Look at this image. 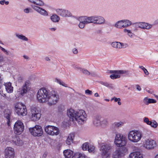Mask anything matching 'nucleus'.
<instances>
[{
    "mask_svg": "<svg viewBox=\"0 0 158 158\" xmlns=\"http://www.w3.org/2000/svg\"><path fill=\"white\" fill-rule=\"evenodd\" d=\"M37 99L40 103L47 102L50 106L54 105L59 101V96L58 93L54 91H50L47 88H42L37 93Z\"/></svg>",
    "mask_w": 158,
    "mask_h": 158,
    "instance_id": "1",
    "label": "nucleus"
},
{
    "mask_svg": "<svg viewBox=\"0 0 158 158\" xmlns=\"http://www.w3.org/2000/svg\"><path fill=\"white\" fill-rule=\"evenodd\" d=\"M67 114L70 121H76L80 124H83L87 119V115L83 110L76 111L73 109H70L67 110Z\"/></svg>",
    "mask_w": 158,
    "mask_h": 158,
    "instance_id": "2",
    "label": "nucleus"
},
{
    "mask_svg": "<svg viewBox=\"0 0 158 158\" xmlns=\"http://www.w3.org/2000/svg\"><path fill=\"white\" fill-rule=\"evenodd\" d=\"M142 137V132L138 130H132L128 133L127 138L131 142L135 143L139 142Z\"/></svg>",
    "mask_w": 158,
    "mask_h": 158,
    "instance_id": "3",
    "label": "nucleus"
},
{
    "mask_svg": "<svg viewBox=\"0 0 158 158\" xmlns=\"http://www.w3.org/2000/svg\"><path fill=\"white\" fill-rule=\"evenodd\" d=\"M100 148L102 158H109L110 153L108 151L112 149V146L110 144L106 143H102L100 144Z\"/></svg>",
    "mask_w": 158,
    "mask_h": 158,
    "instance_id": "4",
    "label": "nucleus"
},
{
    "mask_svg": "<svg viewBox=\"0 0 158 158\" xmlns=\"http://www.w3.org/2000/svg\"><path fill=\"white\" fill-rule=\"evenodd\" d=\"M34 5H31V7L35 10L41 15L44 16L48 15V12L44 9L38 6H43L44 5V2L40 0H36L35 1Z\"/></svg>",
    "mask_w": 158,
    "mask_h": 158,
    "instance_id": "5",
    "label": "nucleus"
},
{
    "mask_svg": "<svg viewBox=\"0 0 158 158\" xmlns=\"http://www.w3.org/2000/svg\"><path fill=\"white\" fill-rule=\"evenodd\" d=\"M114 143L118 147H122L125 146L126 143V138L123 135L118 132H115Z\"/></svg>",
    "mask_w": 158,
    "mask_h": 158,
    "instance_id": "6",
    "label": "nucleus"
},
{
    "mask_svg": "<svg viewBox=\"0 0 158 158\" xmlns=\"http://www.w3.org/2000/svg\"><path fill=\"white\" fill-rule=\"evenodd\" d=\"M15 111L17 114L19 116H25L27 114V110L25 105L21 103H17L15 106Z\"/></svg>",
    "mask_w": 158,
    "mask_h": 158,
    "instance_id": "7",
    "label": "nucleus"
},
{
    "mask_svg": "<svg viewBox=\"0 0 158 158\" xmlns=\"http://www.w3.org/2000/svg\"><path fill=\"white\" fill-rule=\"evenodd\" d=\"M143 146L147 149L152 150L156 148L157 145L155 141L151 139H147L143 141Z\"/></svg>",
    "mask_w": 158,
    "mask_h": 158,
    "instance_id": "8",
    "label": "nucleus"
},
{
    "mask_svg": "<svg viewBox=\"0 0 158 158\" xmlns=\"http://www.w3.org/2000/svg\"><path fill=\"white\" fill-rule=\"evenodd\" d=\"M44 131L48 135L52 136L57 135L60 133V130L57 127L51 125L46 126Z\"/></svg>",
    "mask_w": 158,
    "mask_h": 158,
    "instance_id": "9",
    "label": "nucleus"
},
{
    "mask_svg": "<svg viewBox=\"0 0 158 158\" xmlns=\"http://www.w3.org/2000/svg\"><path fill=\"white\" fill-rule=\"evenodd\" d=\"M24 126L22 122L17 120L15 123L14 127V131L15 134L17 135L21 134L23 131Z\"/></svg>",
    "mask_w": 158,
    "mask_h": 158,
    "instance_id": "10",
    "label": "nucleus"
},
{
    "mask_svg": "<svg viewBox=\"0 0 158 158\" xmlns=\"http://www.w3.org/2000/svg\"><path fill=\"white\" fill-rule=\"evenodd\" d=\"M29 115L31 120L35 121L40 119L41 116V114L40 111L37 108H32L29 113Z\"/></svg>",
    "mask_w": 158,
    "mask_h": 158,
    "instance_id": "11",
    "label": "nucleus"
},
{
    "mask_svg": "<svg viewBox=\"0 0 158 158\" xmlns=\"http://www.w3.org/2000/svg\"><path fill=\"white\" fill-rule=\"evenodd\" d=\"M29 131L31 134L34 136H41L43 133L42 127L38 125L34 127L29 128Z\"/></svg>",
    "mask_w": 158,
    "mask_h": 158,
    "instance_id": "12",
    "label": "nucleus"
},
{
    "mask_svg": "<svg viewBox=\"0 0 158 158\" xmlns=\"http://www.w3.org/2000/svg\"><path fill=\"white\" fill-rule=\"evenodd\" d=\"M127 149L123 148L120 149L116 150L112 154L113 158H121L122 156L125 155L127 152Z\"/></svg>",
    "mask_w": 158,
    "mask_h": 158,
    "instance_id": "13",
    "label": "nucleus"
},
{
    "mask_svg": "<svg viewBox=\"0 0 158 158\" xmlns=\"http://www.w3.org/2000/svg\"><path fill=\"white\" fill-rule=\"evenodd\" d=\"M110 73H113L110 76V78L112 79L119 78L120 77V74H128V71L123 70H111Z\"/></svg>",
    "mask_w": 158,
    "mask_h": 158,
    "instance_id": "14",
    "label": "nucleus"
},
{
    "mask_svg": "<svg viewBox=\"0 0 158 158\" xmlns=\"http://www.w3.org/2000/svg\"><path fill=\"white\" fill-rule=\"evenodd\" d=\"M56 12L59 15L64 17H67L72 16V14L69 10L62 9H57L56 10Z\"/></svg>",
    "mask_w": 158,
    "mask_h": 158,
    "instance_id": "15",
    "label": "nucleus"
},
{
    "mask_svg": "<svg viewBox=\"0 0 158 158\" xmlns=\"http://www.w3.org/2000/svg\"><path fill=\"white\" fill-rule=\"evenodd\" d=\"M15 155L14 149L13 148L7 147L5 150V158H14Z\"/></svg>",
    "mask_w": 158,
    "mask_h": 158,
    "instance_id": "16",
    "label": "nucleus"
},
{
    "mask_svg": "<svg viewBox=\"0 0 158 158\" xmlns=\"http://www.w3.org/2000/svg\"><path fill=\"white\" fill-rule=\"evenodd\" d=\"M10 141L14 145L18 146H22L23 143L19 137L15 135L12 137Z\"/></svg>",
    "mask_w": 158,
    "mask_h": 158,
    "instance_id": "17",
    "label": "nucleus"
},
{
    "mask_svg": "<svg viewBox=\"0 0 158 158\" xmlns=\"http://www.w3.org/2000/svg\"><path fill=\"white\" fill-rule=\"evenodd\" d=\"M29 81H26L24 84L23 85L21 89H20V91L19 92H20V94L21 95H24L29 90Z\"/></svg>",
    "mask_w": 158,
    "mask_h": 158,
    "instance_id": "18",
    "label": "nucleus"
},
{
    "mask_svg": "<svg viewBox=\"0 0 158 158\" xmlns=\"http://www.w3.org/2000/svg\"><path fill=\"white\" fill-rule=\"evenodd\" d=\"M136 25L139 27L143 29L148 30L152 27V25L145 22H139L136 23Z\"/></svg>",
    "mask_w": 158,
    "mask_h": 158,
    "instance_id": "19",
    "label": "nucleus"
},
{
    "mask_svg": "<svg viewBox=\"0 0 158 158\" xmlns=\"http://www.w3.org/2000/svg\"><path fill=\"white\" fill-rule=\"evenodd\" d=\"M82 148L84 150H88L89 152H93L95 149V147L93 145H89L88 143H85L83 144Z\"/></svg>",
    "mask_w": 158,
    "mask_h": 158,
    "instance_id": "20",
    "label": "nucleus"
},
{
    "mask_svg": "<svg viewBox=\"0 0 158 158\" xmlns=\"http://www.w3.org/2000/svg\"><path fill=\"white\" fill-rule=\"evenodd\" d=\"M63 153L66 158H73L74 156L73 152L70 149L64 150Z\"/></svg>",
    "mask_w": 158,
    "mask_h": 158,
    "instance_id": "21",
    "label": "nucleus"
},
{
    "mask_svg": "<svg viewBox=\"0 0 158 158\" xmlns=\"http://www.w3.org/2000/svg\"><path fill=\"white\" fill-rule=\"evenodd\" d=\"M74 137L75 135L73 133L69 134L67 136L65 141L66 144L68 145H71L73 142Z\"/></svg>",
    "mask_w": 158,
    "mask_h": 158,
    "instance_id": "22",
    "label": "nucleus"
},
{
    "mask_svg": "<svg viewBox=\"0 0 158 158\" xmlns=\"http://www.w3.org/2000/svg\"><path fill=\"white\" fill-rule=\"evenodd\" d=\"M129 158H143L142 154L138 152H131L129 155Z\"/></svg>",
    "mask_w": 158,
    "mask_h": 158,
    "instance_id": "23",
    "label": "nucleus"
},
{
    "mask_svg": "<svg viewBox=\"0 0 158 158\" xmlns=\"http://www.w3.org/2000/svg\"><path fill=\"white\" fill-rule=\"evenodd\" d=\"M10 111L9 110H5V117L6 118L7 121V124L8 126L10 125Z\"/></svg>",
    "mask_w": 158,
    "mask_h": 158,
    "instance_id": "24",
    "label": "nucleus"
},
{
    "mask_svg": "<svg viewBox=\"0 0 158 158\" xmlns=\"http://www.w3.org/2000/svg\"><path fill=\"white\" fill-rule=\"evenodd\" d=\"M4 85L7 92L8 93H11L13 92V88L12 86L11 83L10 82H6L5 84Z\"/></svg>",
    "mask_w": 158,
    "mask_h": 158,
    "instance_id": "25",
    "label": "nucleus"
},
{
    "mask_svg": "<svg viewBox=\"0 0 158 158\" xmlns=\"http://www.w3.org/2000/svg\"><path fill=\"white\" fill-rule=\"evenodd\" d=\"M123 124L124 123L123 122H115L112 123V127L113 128H118L122 126Z\"/></svg>",
    "mask_w": 158,
    "mask_h": 158,
    "instance_id": "26",
    "label": "nucleus"
},
{
    "mask_svg": "<svg viewBox=\"0 0 158 158\" xmlns=\"http://www.w3.org/2000/svg\"><path fill=\"white\" fill-rule=\"evenodd\" d=\"M115 27L118 28H121L122 27L124 28L126 27V25L124 24L123 20L117 22L115 24Z\"/></svg>",
    "mask_w": 158,
    "mask_h": 158,
    "instance_id": "27",
    "label": "nucleus"
},
{
    "mask_svg": "<svg viewBox=\"0 0 158 158\" xmlns=\"http://www.w3.org/2000/svg\"><path fill=\"white\" fill-rule=\"evenodd\" d=\"M105 19L104 18L101 16H96V24H102L105 23Z\"/></svg>",
    "mask_w": 158,
    "mask_h": 158,
    "instance_id": "28",
    "label": "nucleus"
},
{
    "mask_svg": "<svg viewBox=\"0 0 158 158\" xmlns=\"http://www.w3.org/2000/svg\"><path fill=\"white\" fill-rule=\"evenodd\" d=\"M93 123L96 126H98L101 125L99 117H95L93 118Z\"/></svg>",
    "mask_w": 158,
    "mask_h": 158,
    "instance_id": "29",
    "label": "nucleus"
},
{
    "mask_svg": "<svg viewBox=\"0 0 158 158\" xmlns=\"http://www.w3.org/2000/svg\"><path fill=\"white\" fill-rule=\"evenodd\" d=\"M51 19L53 22L56 23L59 21L60 18L57 15L54 14L51 17Z\"/></svg>",
    "mask_w": 158,
    "mask_h": 158,
    "instance_id": "30",
    "label": "nucleus"
},
{
    "mask_svg": "<svg viewBox=\"0 0 158 158\" xmlns=\"http://www.w3.org/2000/svg\"><path fill=\"white\" fill-rule=\"evenodd\" d=\"M111 44V46L113 48L119 49L121 48L120 42H112Z\"/></svg>",
    "mask_w": 158,
    "mask_h": 158,
    "instance_id": "31",
    "label": "nucleus"
},
{
    "mask_svg": "<svg viewBox=\"0 0 158 158\" xmlns=\"http://www.w3.org/2000/svg\"><path fill=\"white\" fill-rule=\"evenodd\" d=\"M83 19L82 17H80L79 18V20L80 21V23L79 24V27L81 28H83L85 26V25L86 24L85 22H84V21L83 20Z\"/></svg>",
    "mask_w": 158,
    "mask_h": 158,
    "instance_id": "32",
    "label": "nucleus"
},
{
    "mask_svg": "<svg viewBox=\"0 0 158 158\" xmlns=\"http://www.w3.org/2000/svg\"><path fill=\"white\" fill-rule=\"evenodd\" d=\"M110 100L111 101L114 100L115 102H117L118 105L119 106H120L122 104L121 102V99L120 98H117L115 97H114L111 98Z\"/></svg>",
    "mask_w": 158,
    "mask_h": 158,
    "instance_id": "33",
    "label": "nucleus"
},
{
    "mask_svg": "<svg viewBox=\"0 0 158 158\" xmlns=\"http://www.w3.org/2000/svg\"><path fill=\"white\" fill-rule=\"evenodd\" d=\"M82 17L83 19L82 20L84 21V22H85L86 24L91 23L90 17L82 16Z\"/></svg>",
    "mask_w": 158,
    "mask_h": 158,
    "instance_id": "34",
    "label": "nucleus"
},
{
    "mask_svg": "<svg viewBox=\"0 0 158 158\" xmlns=\"http://www.w3.org/2000/svg\"><path fill=\"white\" fill-rule=\"evenodd\" d=\"M55 81V82H57L60 85H61L63 86L66 87H68L67 85L65 84L60 79L56 78Z\"/></svg>",
    "mask_w": 158,
    "mask_h": 158,
    "instance_id": "35",
    "label": "nucleus"
},
{
    "mask_svg": "<svg viewBox=\"0 0 158 158\" xmlns=\"http://www.w3.org/2000/svg\"><path fill=\"white\" fill-rule=\"evenodd\" d=\"M86 156L83 153H77L75 155V158H86Z\"/></svg>",
    "mask_w": 158,
    "mask_h": 158,
    "instance_id": "36",
    "label": "nucleus"
},
{
    "mask_svg": "<svg viewBox=\"0 0 158 158\" xmlns=\"http://www.w3.org/2000/svg\"><path fill=\"white\" fill-rule=\"evenodd\" d=\"M71 65L72 67H73L77 71H80L81 68L79 67L76 64L72 63L71 64Z\"/></svg>",
    "mask_w": 158,
    "mask_h": 158,
    "instance_id": "37",
    "label": "nucleus"
},
{
    "mask_svg": "<svg viewBox=\"0 0 158 158\" xmlns=\"http://www.w3.org/2000/svg\"><path fill=\"white\" fill-rule=\"evenodd\" d=\"M101 125L106 126L108 124V121L107 118H104L100 121Z\"/></svg>",
    "mask_w": 158,
    "mask_h": 158,
    "instance_id": "38",
    "label": "nucleus"
},
{
    "mask_svg": "<svg viewBox=\"0 0 158 158\" xmlns=\"http://www.w3.org/2000/svg\"><path fill=\"white\" fill-rule=\"evenodd\" d=\"M150 133V131L149 130L147 129H144L143 130V135H144L145 136H147L149 135Z\"/></svg>",
    "mask_w": 158,
    "mask_h": 158,
    "instance_id": "39",
    "label": "nucleus"
},
{
    "mask_svg": "<svg viewBox=\"0 0 158 158\" xmlns=\"http://www.w3.org/2000/svg\"><path fill=\"white\" fill-rule=\"evenodd\" d=\"M80 71L81 72L87 75H89L90 74V73L86 69L81 68Z\"/></svg>",
    "mask_w": 158,
    "mask_h": 158,
    "instance_id": "40",
    "label": "nucleus"
},
{
    "mask_svg": "<svg viewBox=\"0 0 158 158\" xmlns=\"http://www.w3.org/2000/svg\"><path fill=\"white\" fill-rule=\"evenodd\" d=\"M123 20V23H124V24L126 25V27L131 25V23L130 21L127 20Z\"/></svg>",
    "mask_w": 158,
    "mask_h": 158,
    "instance_id": "41",
    "label": "nucleus"
},
{
    "mask_svg": "<svg viewBox=\"0 0 158 158\" xmlns=\"http://www.w3.org/2000/svg\"><path fill=\"white\" fill-rule=\"evenodd\" d=\"M16 36L18 38V39H20L21 40H28L27 37L23 35L16 34Z\"/></svg>",
    "mask_w": 158,
    "mask_h": 158,
    "instance_id": "42",
    "label": "nucleus"
},
{
    "mask_svg": "<svg viewBox=\"0 0 158 158\" xmlns=\"http://www.w3.org/2000/svg\"><path fill=\"white\" fill-rule=\"evenodd\" d=\"M149 125H150L152 127L156 128L157 127L158 125L156 121H153V122L151 121V123L149 124Z\"/></svg>",
    "mask_w": 158,
    "mask_h": 158,
    "instance_id": "43",
    "label": "nucleus"
},
{
    "mask_svg": "<svg viewBox=\"0 0 158 158\" xmlns=\"http://www.w3.org/2000/svg\"><path fill=\"white\" fill-rule=\"evenodd\" d=\"M143 121L144 123H146L148 125H149L151 123V121H149L148 118L147 117L144 118L143 119Z\"/></svg>",
    "mask_w": 158,
    "mask_h": 158,
    "instance_id": "44",
    "label": "nucleus"
},
{
    "mask_svg": "<svg viewBox=\"0 0 158 158\" xmlns=\"http://www.w3.org/2000/svg\"><path fill=\"white\" fill-rule=\"evenodd\" d=\"M139 68L143 70L146 75H148L149 73L147 70L143 66H139Z\"/></svg>",
    "mask_w": 158,
    "mask_h": 158,
    "instance_id": "45",
    "label": "nucleus"
},
{
    "mask_svg": "<svg viewBox=\"0 0 158 158\" xmlns=\"http://www.w3.org/2000/svg\"><path fill=\"white\" fill-rule=\"evenodd\" d=\"M91 23H93L94 24H96V16H91Z\"/></svg>",
    "mask_w": 158,
    "mask_h": 158,
    "instance_id": "46",
    "label": "nucleus"
},
{
    "mask_svg": "<svg viewBox=\"0 0 158 158\" xmlns=\"http://www.w3.org/2000/svg\"><path fill=\"white\" fill-rule=\"evenodd\" d=\"M124 31L125 32H127L128 35L131 37L132 35V34L130 30L125 29H124Z\"/></svg>",
    "mask_w": 158,
    "mask_h": 158,
    "instance_id": "47",
    "label": "nucleus"
},
{
    "mask_svg": "<svg viewBox=\"0 0 158 158\" xmlns=\"http://www.w3.org/2000/svg\"><path fill=\"white\" fill-rule=\"evenodd\" d=\"M0 48L2 51L6 54V55H9V52L7 50H6L5 48L2 47L1 46H0Z\"/></svg>",
    "mask_w": 158,
    "mask_h": 158,
    "instance_id": "48",
    "label": "nucleus"
},
{
    "mask_svg": "<svg viewBox=\"0 0 158 158\" xmlns=\"http://www.w3.org/2000/svg\"><path fill=\"white\" fill-rule=\"evenodd\" d=\"M107 87L112 89H114V85L113 84H112L108 83Z\"/></svg>",
    "mask_w": 158,
    "mask_h": 158,
    "instance_id": "49",
    "label": "nucleus"
},
{
    "mask_svg": "<svg viewBox=\"0 0 158 158\" xmlns=\"http://www.w3.org/2000/svg\"><path fill=\"white\" fill-rule=\"evenodd\" d=\"M5 3L6 5H7L9 3L8 1H6L5 0H1L0 1V4L2 5H3Z\"/></svg>",
    "mask_w": 158,
    "mask_h": 158,
    "instance_id": "50",
    "label": "nucleus"
},
{
    "mask_svg": "<svg viewBox=\"0 0 158 158\" xmlns=\"http://www.w3.org/2000/svg\"><path fill=\"white\" fill-rule=\"evenodd\" d=\"M85 93L86 94L89 95H92L93 93L92 91L89 89H87L85 90Z\"/></svg>",
    "mask_w": 158,
    "mask_h": 158,
    "instance_id": "51",
    "label": "nucleus"
},
{
    "mask_svg": "<svg viewBox=\"0 0 158 158\" xmlns=\"http://www.w3.org/2000/svg\"><path fill=\"white\" fill-rule=\"evenodd\" d=\"M148 101L149 102V104L152 103H153L156 102V101L153 99H149Z\"/></svg>",
    "mask_w": 158,
    "mask_h": 158,
    "instance_id": "52",
    "label": "nucleus"
},
{
    "mask_svg": "<svg viewBox=\"0 0 158 158\" xmlns=\"http://www.w3.org/2000/svg\"><path fill=\"white\" fill-rule=\"evenodd\" d=\"M120 44L121 46V48L122 47L123 48H126L127 47H128V45L126 43H120Z\"/></svg>",
    "mask_w": 158,
    "mask_h": 158,
    "instance_id": "53",
    "label": "nucleus"
},
{
    "mask_svg": "<svg viewBox=\"0 0 158 158\" xmlns=\"http://www.w3.org/2000/svg\"><path fill=\"white\" fill-rule=\"evenodd\" d=\"M148 100L149 99H148L147 98H145L143 99V102L145 104L148 105L149 104Z\"/></svg>",
    "mask_w": 158,
    "mask_h": 158,
    "instance_id": "54",
    "label": "nucleus"
},
{
    "mask_svg": "<svg viewBox=\"0 0 158 158\" xmlns=\"http://www.w3.org/2000/svg\"><path fill=\"white\" fill-rule=\"evenodd\" d=\"M4 57L2 54H0V63L4 61Z\"/></svg>",
    "mask_w": 158,
    "mask_h": 158,
    "instance_id": "55",
    "label": "nucleus"
},
{
    "mask_svg": "<svg viewBox=\"0 0 158 158\" xmlns=\"http://www.w3.org/2000/svg\"><path fill=\"white\" fill-rule=\"evenodd\" d=\"M30 8H27L25 9L24 10V12L26 13H28L29 12V10H31Z\"/></svg>",
    "mask_w": 158,
    "mask_h": 158,
    "instance_id": "56",
    "label": "nucleus"
},
{
    "mask_svg": "<svg viewBox=\"0 0 158 158\" xmlns=\"http://www.w3.org/2000/svg\"><path fill=\"white\" fill-rule=\"evenodd\" d=\"M108 83L107 82H104L103 81H101L100 83L102 85H104L107 87V85H108Z\"/></svg>",
    "mask_w": 158,
    "mask_h": 158,
    "instance_id": "57",
    "label": "nucleus"
},
{
    "mask_svg": "<svg viewBox=\"0 0 158 158\" xmlns=\"http://www.w3.org/2000/svg\"><path fill=\"white\" fill-rule=\"evenodd\" d=\"M74 54H77L78 52L77 50V49L74 48L72 50Z\"/></svg>",
    "mask_w": 158,
    "mask_h": 158,
    "instance_id": "58",
    "label": "nucleus"
},
{
    "mask_svg": "<svg viewBox=\"0 0 158 158\" xmlns=\"http://www.w3.org/2000/svg\"><path fill=\"white\" fill-rule=\"evenodd\" d=\"M48 153L47 152H45L42 156V158H46Z\"/></svg>",
    "mask_w": 158,
    "mask_h": 158,
    "instance_id": "59",
    "label": "nucleus"
},
{
    "mask_svg": "<svg viewBox=\"0 0 158 158\" xmlns=\"http://www.w3.org/2000/svg\"><path fill=\"white\" fill-rule=\"evenodd\" d=\"M136 88L137 89L140 91L141 90V88H140L139 85H136Z\"/></svg>",
    "mask_w": 158,
    "mask_h": 158,
    "instance_id": "60",
    "label": "nucleus"
},
{
    "mask_svg": "<svg viewBox=\"0 0 158 158\" xmlns=\"http://www.w3.org/2000/svg\"><path fill=\"white\" fill-rule=\"evenodd\" d=\"M3 81V78L2 75L0 74V83H2Z\"/></svg>",
    "mask_w": 158,
    "mask_h": 158,
    "instance_id": "61",
    "label": "nucleus"
},
{
    "mask_svg": "<svg viewBox=\"0 0 158 158\" xmlns=\"http://www.w3.org/2000/svg\"><path fill=\"white\" fill-rule=\"evenodd\" d=\"M18 80L19 81L21 82L23 81V78L21 77H19Z\"/></svg>",
    "mask_w": 158,
    "mask_h": 158,
    "instance_id": "62",
    "label": "nucleus"
},
{
    "mask_svg": "<svg viewBox=\"0 0 158 158\" xmlns=\"http://www.w3.org/2000/svg\"><path fill=\"white\" fill-rule=\"evenodd\" d=\"M23 57L24 59H29V57L28 56H26V55H24L23 56Z\"/></svg>",
    "mask_w": 158,
    "mask_h": 158,
    "instance_id": "63",
    "label": "nucleus"
},
{
    "mask_svg": "<svg viewBox=\"0 0 158 158\" xmlns=\"http://www.w3.org/2000/svg\"><path fill=\"white\" fill-rule=\"evenodd\" d=\"M94 96L95 97H99V95L97 93H96L94 94Z\"/></svg>",
    "mask_w": 158,
    "mask_h": 158,
    "instance_id": "64",
    "label": "nucleus"
}]
</instances>
